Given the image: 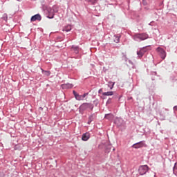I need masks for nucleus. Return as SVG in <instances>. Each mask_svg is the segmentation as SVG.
I'll return each instance as SVG.
<instances>
[{
  "mask_svg": "<svg viewBox=\"0 0 177 177\" xmlns=\"http://www.w3.org/2000/svg\"><path fill=\"white\" fill-rule=\"evenodd\" d=\"M149 38V35L146 33L142 34H136L133 36V39L134 41H145V39H147Z\"/></svg>",
  "mask_w": 177,
  "mask_h": 177,
  "instance_id": "nucleus-1",
  "label": "nucleus"
},
{
  "mask_svg": "<svg viewBox=\"0 0 177 177\" xmlns=\"http://www.w3.org/2000/svg\"><path fill=\"white\" fill-rule=\"evenodd\" d=\"M147 171H149V166L147 165L140 166L138 169L140 175H145Z\"/></svg>",
  "mask_w": 177,
  "mask_h": 177,
  "instance_id": "nucleus-2",
  "label": "nucleus"
},
{
  "mask_svg": "<svg viewBox=\"0 0 177 177\" xmlns=\"http://www.w3.org/2000/svg\"><path fill=\"white\" fill-rule=\"evenodd\" d=\"M157 52H158V53L160 55V57L162 59H165V57L167 56V53H165V50H164V49H162V48L158 47L156 49Z\"/></svg>",
  "mask_w": 177,
  "mask_h": 177,
  "instance_id": "nucleus-3",
  "label": "nucleus"
},
{
  "mask_svg": "<svg viewBox=\"0 0 177 177\" xmlns=\"http://www.w3.org/2000/svg\"><path fill=\"white\" fill-rule=\"evenodd\" d=\"M145 146H146L145 142L143 141H141L136 144H133L132 147H133V149H140L142 147H145Z\"/></svg>",
  "mask_w": 177,
  "mask_h": 177,
  "instance_id": "nucleus-4",
  "label": "nucleus"
},
{
  "mask_svg": "<svg viewBox=\"0 0 177 177\" xmlns=\"http://www.w3.org/2000/svg\"><path fill=\"white\" fill-rule=\"evenodd\" d=\"M41 19L42 17H41V15L39 14H37L31 17L30 21H37V20H38V21H41Z\"/></svg>",
  "mask_w": 177,
  "mask_h": 177,
  "instance_id": "nucleus-5",
  "label": "nucleus"
},
{
  "mask_svg": "<svg viewBox=\"0 0 177 177\" xmlns=\"http://www.w3.org/2000/svg\"><path fill=\"white\" fill-rule=\"evenodd\" d=\"M146 52H147L146 48H140L138 52H137V55L140 58L143 57V55H145Z\"/></svg>",
  "mask_w": 177,
  "mask_h": 177,
  "instance_id": "nucleus-6",
  "label": "nucleus"
},
{
  "mask_svg": "<svg viewBox=\"0 0 177 177\" xmlns=\"http://www.w3.org/2000/svg\"><path fill=\"white\" fill-rule=\"evenodd\" d=\"M91 138V134L89 133H85L82 136V140L84 142H86V140H88Z\"/></svg>",
  "mask_w": 177,
  "mask_h": 177,
  "instance_id": "nucleus-7",
  "label": "nucleus"
},
{
  "mask_svg": "<svg viewBox=\"0 0 177 177\" xmlns=\"http://www.w3.org/2000/svg\"><path fill=\"white\" fill-rule=\"evenodd\" d=\"M62 89H71V88H73V86H74V85H73L72 84L70 83H67V84H64L62 85H61Z\"/></svg>",
  "mask_w": 177,
  "mask_h": 177,
  "instance_id": "nucleus-8",
  "label": "nucleus"
},
{
  "mask_svg": "<svg viewBox=\"0 0 177 177\" xmlns=\"http://www.w3.org/2000/svg\"><path fill=\"white\" fill-rule=\"evenodd\" d=\"M92 107V104L89 103H84L83 104L81 105L80 109L82 110H86V109H89Z\"/></svg>",
  "mask_w": 177,
  "mask_h": 177,
  "instance_id": "nucleus-9",
  "label": "nucleus"
},
{
  "mask_svg": "<svg viewBox=\"0 0 177 177\" xmlns=\"http://www.w3.org/2000/svg\"><path fill=\"white\" fill-rule=\"evenodd\" d=\"M73 93L76 99V100H84L82 98V95L78 94L75 91H73Z\"/></svg>",
  "mask_w": 177,
  "mask_h": 177,
  "instance_id": "nucleus-10",
  "label": "nucleus"
},
{
  "mask_svg": "<svg viewBox=\"0 0 177 177\" xmlns=\"http://www.w3.org/2000/svg\"><path fill=\"white\" fill-rule=\"evenodd\" d=\"M72 50H73L75 53L77 54L80 52V47L77 46H72Z\"/></svg>",
  "mask_w": 177,
  "mask_h": 177,
  "instance_id": "nucleus-11",
  "label": "nucleus"
},
{
  "mask_svg": "<svg viewBox=\"0 0 177 177\" xmlns=\"http://www.w3.org/2000/svg\"><path fill=\"white\" fill-rule=\"evenodd\" d=\"M103 96H113L114 95L113 91H107L102 93Z\"/></svg>",
  "mask_w": 177,
  "mask_h": 177,
  "instance_id": "nucleus-12",
  "label": "nucleus"
},
{
  "mask_svg": "<svg viewBox=\"0 0 177 177\" xmlns=\"http://www.w3.org/2000/svg\"><path fill=\"white\" fill-rule=\"evenodd\" d=\"M105 118H106V120H113L114 118V115H113V114H106L105 115Z\"/></svg>",
  "mask_w": 177,
  "mask_h": 177,
  "instance_id": "nucleus-13",
  "label": "nucleus"
},
{
  "mask_svg": "<svg viewBox=\"0 0 177 177\" xmlns=\"http://www.w3.org/2000/svg\"><path fill=\"white\" fill-rule=\"evenodd\" d=\"M63 31H66V32H68V31H71V26L70 25H68L64 28Z\"/></svg>",
  "mask_w": 177,
  "mask_h": 177,
  "instance_id": "nucleus-14",
  "label": "nucleus"
},
{
  "mask_svg": "<svg viewBox=\"0 0 177 177\" xmlns=\"http://www.w3.org/2000/svg\"><path fill=\"white\" fill-rule=\"evenodd\" d=\"M173 172L174 175H177V163H175L174 167L173 168Z\"/></svg>",
  "mask_w": 177,
  "mask_h": 177,
  "instance_id": "nucleus-15",
  "label": "nucleus"
},
{
  "mask_svg": "<svg viewBox=\"0 0 177 177\" xmlns=\"http://www.w3.org/2000/svg\"><path fill=\"white\" fill-rule=\"evenodd\" d=\"M114 42L118 44L120 42V36H114Z\"/></svg>",
  "mask_w": 177,
  "mask_h": 177,
  "instance_id": "nucleus-16",
  "label": "nucleus"
},
{
  "mask_svg": "<svg viewBox=\"0 0 177 177\" xmlns=\"http://www.w3.org/2000/svg\"><path fill=\"white\" fill-rule=\"evenodd\" d=\"M43 73L47 76L49 77L50 75V72L48 71H44L42 70Z\"/></svg>",
  "mask_w": 177,
  "mask_h": 177,
  "instance_id": "nucleus-17",
  "label": "nucleus"
},
{
  "mask_svg": "<svg viewBox=\"0 0 177 177\" xmlns=\"http://www.w3.org/2000/svg\"><path fill=\"white\" fill-rule=\"evenodd\" d=\"M2 19L3 20H5V21H8V15H6V14L3 15Z\"/></svg>",
  "mask_w": 177,
  "mask_h": 177,
  "instance_id": "nucleus-18",
  "label": "nucleus"
},
{
  "mask_svg": "<svg viewBox=\"0 0 177 177\" xmlns=\"http://www.w3.org/2000/svg\"><path fill=\"white\" fill-rule=\"evenodd\" d=\"M92 120H93L92 116H90V117H89V120H88V124H91V122H92Z\"/></svg>",
  "mask_w": 177,
  "mask_h": 177,
  "instance_id": "nucleus-19",
  "label": "nucleus"
},
{
  "mask_svg": "<svg viewBox=\"0 0 177 177\" xmlns=\"http://www.w3.org/2000/svg\"><path fill=\"white\" fill-rule=\"evenodd\" d=\"M86 95H88V94L87 93H84V95H82V97L83 100H84V99H85Z\"/></svg>",
  "mask_w": 177,
  "mask_h": 177,
  "instance_id": "nucleus-20",
  "label": "nucleus"
},
{
  "mask_svg": "<svg viewBox=\"0 0 177 177\" xmlns=\"http://www.w3.org/2000/svg\"><path fill=\"white\" fill-rule=\"evenodd\" d=\"M115 84V82L112 83V86H111L110 89H113L114 88V85Z\"/></svg>",
  "mask_w": 177,
  "mask_h": 177,
  "instance_id": "nucleus-21",
  "label": "nucleus"
},
{
  "mask_svg": "<svg viewBox=\"0 0 177 177\" xmlns=\"http://www.w3.org/2000/svg\"><path fill=\"white\" fill-rule=\"evenodd\" d=\"M48 19H53L54 16L53 15H48Z\"/></svg>",
  "mask_w": 177,
  "mask_h": 177,
  "instance_id": "nucleus-22",
  "label": "nucleus"
},
{
  "mask_svg": "<svg viewBox=\"0 0 177 177\" xmlns=\"http://www.w3.org/2000/svg\"><path fill=\"white\" fill-rule=\"evenodd\" d=\"M174 110H177V106L174 107Z\"/></svg>",
  "mask_w": 177,
  "mask_h": 177,
  "instance_id": "nucleus-23",
  "label": "nucleus"
},
{
  "mask_svg": "<svg viewBox=\"0 0 177 177\" xmlns=\"http://www.w3.org/2000/svg\"><path fill=\"white\" fill-rule=\"evenodd\" d=\"M113 151H114V150H115V149H113Z\"/></svg>",
  "mask_w": 177,
  "mask_h": 177,
  "instance_id": "nucleus-24",
  "label": "nucleus"
},
{
  "mask_svg": "<svg viewBox=\"0 0 177 177\" xmlns=\"http://www.w3.org/2000/svg\"><path fill=\"white\" fill-rule=\"evenodd\" d=\"M17 1H21V0H17Z\"/></svg>",
  "mask_w": 177,
  "mask_h": 177,
  "instance_id": "nucleus-25",
  "label": "nucleus"
}]
</instances>
